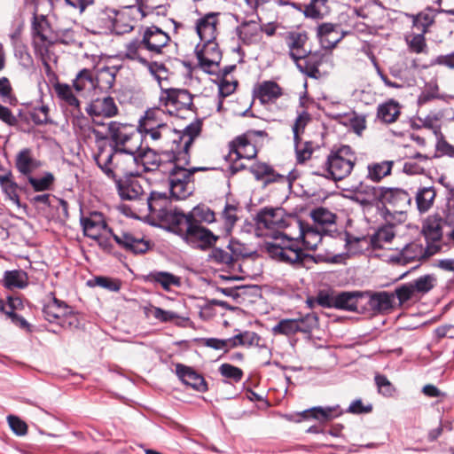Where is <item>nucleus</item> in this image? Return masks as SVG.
I'll return each mask as SVG.
<instances>
[{"instance_id": "1", "label": "nucleus", "mask_w": 454, "mask_h": 454, "mask_svg": "<svg viewBox=\"0 0 454 454\" xmlns=\"http://www.w3.org/2000/svg\"><path fill=\"white\" fill-rule=\"evenodd\" d=\"M299 228V236L296 238H289L286 235L280 234L276 237L273 242L266 244V250L269 255L280 262H284L293 266L294 268H310L311 264L322 262H337L340 255L329 256L318 254L310 255L305 254L301 245L302 244L306 249L315 250L319 244H328L330 235H326L321 229L310 226L301 221L297 222Z\"/></svg>"}, {"instance_id": "2", "label": "nucleus", "mask_w": 454, "mask_h": 454, "mask_svg": "<svg viewBox=\"0 0 454 454\" xmlns=\"http://www.w3.org/2000/svg\"><path fill=\"white\" fill-rule=\"evenodd\" d=\"M165 111L161 108L148 109L139 119L137 129L145 139L155 145L166 147L163 152L181 151L190 148L194 139L201 132L202 123L200 120L192 121L183 130H176L168 125L166 121Z\"/></svg>"}, {"instance_id": "3", "label": "nucleus", "mask_w": 454, "mask_h": 454, "mask_svg": "<svg viewBox=\"0 0 454 454\" xmlns=\"http://www.w3.org/2000/svg\"><path fill=\"white\" fill-rule=\"evenodd\" d=\"M190 148L181 151L162 152V158L171 163L169 168V192L176 200H184L193 192L192 176L197 171L206 170V168H187L190 163Z\"/></svg>"}, {"instance_id": "4", "label": "nucleus", "mask_w": 454, "mask_h": 454, "mask_svg": "<svg viewBox=\"0 0 454 454\" xmlns=\"http://www.w3.org/2000/svg\"><path fill=\"white\" fill-rule=\"evenodd\" d=\"M138 151L100 148L94 155L98 168L107 177L116 180L120 176L137 175Z\"/></svg>"}, {"instance_id": "5", "label": "nucleus", "mask_w": 454, "mask_h": 454, "mask_svg": "<svg viewBox=\"0 0 454 454\" xmlns=\"http://www.w3.org/2000/svg\"><path fill=\"white\" fill-rule=\"evenodd\" d=\"M368 200H377L382 203V215L387 222H390L393 215H403L411 206V196L400 188H387L383 186H367Z\"/></svg>"}, {"instance_id": "6", "label": "nucleus", "mask_w": 454, "mask_h": 454, "mask_svg": "<svg viewBox=\"0 0 454 454\" xmlns=\"http://www.w3.org/2000/svg\"><path fill=\"white\" fill-rule=\"evenodd\" d=\"M356 162V155L349 145L333 149L324 164L322 176L339 181L348 176Z\"/></svg>"}, {"instance_id": "7", "label": "nucleus", "mask_w": 454, "mask_h": 454, "mask_svg": "<svg viewBox=\"0 0 454 454\" xmlns=\"http://www.w3.org/2000/svg\"><path fill=\"white\" fill-rule=\"evenodd\" d=\"M110 149L138 151L142 145V137L135 125L111 121L106 123Z\"/></svg>"}, {"instance_id": "8", "label": "nucleus", "mask_w": 454, "mask_h": 454, "mask_svg": "<svg viewBox=\"0 0 454 454\" xmlns=\"http://www.w3.org/2000/svg\"><path fill=\"white\" fill-rule=\"evenodd\" d=\"M264 130H248L237 137L229 144V158L236 161L240 159L252 160L257 155V149L254 145L256 137H265Z\"/></svg>"}, {"instance_id": "9", "label": "nucleus", "mask_w": 454, "mask_h": 454, "mask_svg": "<svg viewBox=\"0 0 454 454\" xmlns=\"http://www.w3.org/2000/svg\"><path fill=\"white\" fill-rule=\"evenodd\" d=\"M198 67L205 73L217 74L220 72L222 51L216 42H200L194 50Z\"/></svg>"}, {"instance_id": "10", "label": "nucleus", "mask_w": 454, "mask_h": 454, "mask_svg": "<svg viewBox=\"0 0 454 454\" xmlns=\"http://www.w3.org/2000/svg\"><path fill=\"white\" fill-rule=\"evenodd\" d=\"M118 12L110 7L95 9L90 12L84 20L85 29L94 35L112 34L114 21Z\"/></svg>"}, {"instance_id": "11", "label": "nucleus", "mask_w": 454, "mask_h": 454, "mask_svg": "<svg viewBox=\"0 0 454 454\" xmlns=\"http://www.w3.org/2000/svg\"><path fill=\"white\" fill-rule=\"evenodd\" d=\"M310 216L316 227L321 229V231L330 235V238L339 239L346 243V246L351 245L353 239L348 232L338 231L336 227V215L329 209L319 207L310 212Z\"/></svg>"}, {"instance_id": "12", "label": "nucleus", "mask_w": 454, "mask_h": 454, "mask_svg": "<svg viewBox=\"0 0 454 454\" xmlns=\"http://www.w3.org/2000/svg\"><path fill=\"white\" fill-rule=\"evenodd\" d=\"M160 100L170 115H179L180 111L191 110L193 106L192 95L184 89L164 90Z\"/></svg>"}, {"instance_id": "13", "label": "nucleus", "mask_w": 454, "mask_h": 454, "mask_svg": "<svg viewBox=\"0 0 454 454\" xmlns=\"http://www.w3.org/2000/svg\"><path fill=\"white\" fill-rule=\"evenodd\" d=\"M101 79H106V88L110 89L114 85L115 77L109 70H105L101 71L99 78L96 79L92 70L84 68L76 74L73 84L77 92L86 94L95 90Z\"/></svg>"}, {"instance_id": "14", "label": "nucleus", "mask_w": 454, "mask_h": 454, "mask_svg": "<svg viewBox=\"0 0 454 454\" xmlns=\"http://www.w3.org/2000/svg\"><path fill=\"white\" fill-rule=\"evenodd\" d=\"M141 175H126L123 178H116L118 192L122 200H138L145 194V185L147 181L140 177Z\"/></svg>"}, {"instance_id": "15", "label": "nucleus", "mask_w": 454, "mask_h": 454, "mask_svg": "<svg viewBox=\"0 0 454 454\" xmlns=\"http://www.w3.org/2000/svg\"><path fill=\"white\" fill-rule=\"evenodd\" d=\"M218 237L215 236L209 229L202 226L197 222H193L186 231L183 240L193 248L201 250L207 249L217 241Z\"/></svg>"}, {"instance_id": "16", "label": "nucleus", "mask_w": 454, "mask_h": 454, "mask_svg": "<svg viewBox=\"0 0 454 454\" xmlns=\"http://www.w3.org/2000/svg\"><path fill=\"white\" fill-rule=\"evenodd\" d=\"M142 36L144 38V43L147 47V53L152 57L162 53L163 48H165L170 41L169 35L156 26L145 27L142 33Z\"/></svg>"}, {"instance_id": "17", "label": "nucleus", "mask_w": 454, "mask_h": 454, "mask_svg": "<svg viewBox=\"0 0 454 454\" xmlns=\"http://www.w3.org/2000/svg\"><path fill=\"white\" fill-rule=\"evenodd\" d=\"M80 222L84 235L90 239L98 238L100 232L114 234L112 229L107 226L105 215L100 212L91 211L87 215H82Z\"/></svg>"}, {"instance_id": "18", "label": "nucleus", "mask_w": 454, "mask_h": 454, "mask_svg": "<svg viewBox=\"0 0 454 454\" xmlns=\"http://www.w3.org/2000/svg\"><path fill=\"white\" fill-rule=\"evenodd\" d=\"M43 162L35 157L33 149L25 147L15 155L14 167L20 176L27 178L41 168Z\"/></svg>"}, {"instance_id": "19", "label": "nucleus", "mask_w": 454, "mask_h": 454, "mask_svg": "<svg viewBox=\"0 0 454 454\" xmlns=\"http://www.w3.org/2000/svg\"><path fill=\"white\" fill-rule=\"evenodd\" d=\"M54 91L62 108L70 112V114L74 117H77V119H79L80 115H82L81 102L74 95L70 85L58 82L54 85ZM78 121H81L78 120Z\"/></svg>"}, {"instance_id": "20", "label": "nucleus", "mask_w": 454, "mask_h": 454, "mask_svg": "<svg viewBox=\"0 0 454 454\" xmlns=\"http://www.w3.org/2000/svg\"><path fill=\"white\" fill-rule=\"evenodd\" d=\"M346 35L339 24L325 22L317 27V37L325 49H333Z\"/></svg>"}, {"instance_id": "21", "label": "nucleus", "mask_w": 454, "mask_h": 454, "mask_svg": "<svg viewBox=\"0 0 454 454\" xmlns=\"http://www.w3.org/2000/svg\"><path fill=\"white\" fill-rule=\"evenodd\" d=\"M160 221L167 224L168 231L178 235L182 239L193 223L190 218V213L184 214L182 211L172 209Z\"/></svg>"}, {"instance_id": "22", "label": "nucleus", "mask_w": 454, "mask_h": 454, "mask_svg": "<svg viewBox=\"0 0 454 454\" xmlns=\"http://www.w3.org/2000/svg\"><path fill=\"white\" fill-rule=\"evenodd\" d=\"M342 414V411L339 405L335 406H327V407H313L309 410H306L301 413L295 415L299 417L298 419H294V415L293 414H285L283 417L289 421L300 422L301 419H307L310 417L321 420L327 421L331 420L334 418L339 417Z\"/></svg>"}, {"instance_id": "23", "label": "nucleus", "mask_w": 454, "mask_h": 454, "mask_svg": "<svg viewBox=\"0 0 454 454\" xmlns=\"http://www.w3.org/2000/svg\"><path fill=\"white\" fill-rule=\"evenodd\" d=\"M259 226L270 230L281 229L286 226L285 211L281 207H264L256 215Z\"/></svg>"}, {"instance_id": "24", "label": "nucleus", "mask_w": 454, "mask_h": 454, "mask_svg": "<svg viewBox=\"0 0 454 454\" xmlns=\"http://www.w3.org/2000/svg\"><path fill=\"white\" fill-rule=\"evenodd\" d=\"M219 15V12H209L197 20L196 31L200 42H215Z\"/></svg>"}, {"instance_id": "25", "label": "nucleus", "mask_w": 454, "mask_h": 454, "mask_svg": "<svg viewBox=\"0 0 454 454\" xmlns=\"http://www.w3.org/2000/svg\"><path fill=\"white\" fill-rule=\"evenodd\" d=\"M87 114L94 117L113 118L119 113V108L114 98L110 96L97 98L86 108Z\"/></svg>"}, {"instance_id": "26", "label": "nucleus", "mask_w": 454, "mask_h": 454, "mask_svg": "<svg viewBox=\"0 0 454 454\" xmlns=\"http://www.w3.org/2000/svg\"><path fill=\"white\" fill-rule=\"evenodd\" d=\"M175 368L177 377L184 384L199 392L207 391V384L204 377L193 368L183 364H176Z\"/></svg>"}, {"instance_id": "27", "label": "nucleus", "mask_w": 454, "mask_h": 454, "mask_svg": "<svg viewBox=\"0 0 454 454\" xmlns=\"http://www.w3.org/2000/svg\"><path fill=\"white\" fill-rule=\"evenodd\" d=\"M114 241L122 248L134 254H144L149 247V242L140 236L129 232L113 234Z\"/></svg>"}, {"instance_id": "28", "label": "nucleus", "mask_w": 454, "mask_h": 454, "mask_svg": "<svg viewBox=\"0 0 454 454\" xmlns=\"http://www.w3.org/2000/svg\"><path fill=\"white\" fill-rule=\"evenodd\" d=\"M235 34L243 44H255L261 41L262 26L255 20H244L235 28Z\"/></svg>"}, {"instance_id": "29", "label": "nucleus", "mask_w": 454, "mask_h": 454, "mask_svg": "<svg viewBox=\"0 0 454 454\" xmlns=\"http://www.w3.org/2000/svg\"><path fill=\"white\" fill-rule=\"evenodd\" d=\"M146 204L150 214L159 220L170 210V202L165 192L152 191L146 198Z\"/></svg>"}, {"instance_id": "30", "label": "nucleus", "mask_w": 454, "mask_h": 454, "mask_svg": "<svg viewBox=\"0 0 454 454\" xmlns=\"http://www.w3.org/2000/svg\"><path fill=\"white\" fill-rule=\"evenodd\" d=\"M145 280L155 286H160L167 292L171 291L172 287H179L181 286V278L168 271H151L145 276Z\"/></svg>"}, {"instance_id": "31", "label": "nucleus", "mask_w": 454, "mask_h": 454, "mask_svg": "<svg viewBox=\"0 0 454 454\" xmlns=\"http://www.w3.org/2000/svg\"><path fill=\"white\" fill-rule=\"evenodd\" d=\"M32 35L36 48H46L51 43V28L43 16L34 17Z\"/></svg>"}, {"instance_id": "32", "label": "nucleus", "mask_w": 454, "mask_h": 454, "mask_svg": "<svg viewBox=\"0 0 454 454\" xmlns=\"http://www.w3.org/2000/svg\"><path fill=\"white\" fill-rule=\"evenodd\" d=\"M286 40L289 48V56L294 61L306 57L308 51L304 47L308 40L306 33L288 32Z\"/></svg>"}, {"instance_id": "33", "label": "nucleus", "mask_w": 454, "mask_h": 454, "mask_svg": "<svg viewBox=\"0 0 454 454\" xmlns=\"http://www.w3.org/2000/svg\"><path fill=\"white\" fill-rule=\"evenodd\" d=\"M323 54L320 52L311 53L308 51L306 57L298 59L294 62L301 73L309 77L317 78L319 75L318 67L323 62Z\"/></svg>"}, {"instance_id": "34", "label": "nucleus", "mask_w": 454, "mask_h": 454, "mask_svg": "<svg viewBox=\"0 0 454 454\" xmlns=\"http://www.w3.org/2000/svg\"><path fill=\"white\" fill-rule=\"evenodd\" d=\"M137 175L153 171L160 167V157L155 151L150 148H143L142 145L137 153Z\"/></svg>"}, {"instance_id": "35", "label": "nucleus", "mask_w": 454, "mask_h": 454, "mask_svg": "<svg viewBox=\"0 0 454 454\" xmlns=\"http://www.w3.org/2000/svg\"><path fill=\"white\" fill-rule=\"evenodd\" d=\"M123 56L125 59L147 64V59L151 56L147 53V47L144 43V38H135L126 43Z\"/></svg>"}, {"instance_id": "36", "label": "nucleus", "mask_w": 454, "mask_h": 454, "mask_svg": "<svg viewBox=\"0 0 454 454\" xmlns=\"http://www.w3.org/2000/svg\"><path fill=\"white\" fill-rule=\"evenodd\" d=\"M68 307L69 306L64 301L58 300L55 296H52L43 306V314L45 320L51 324L58 325L61 318H63V316Z\"/></svg>"}, {"instance_id": "37", "label": "nucleus", "mask_w": 454, "mask_h": 454, "mask_svg": "<svg viewBox=\"0 0 454 454\" xmlns=\"http://www.w3.org/2000/svg\"><path fill=\"white\" fill-rule=\"evenodd\" d=\"M254 93L262 104H269L281 97L282 89L273 81H264L258 85Z\"/></svg>"}, {"instance_id": "38", "label": "nucleus", "mask_w": 454, "mask_h": 454, "mask_svg": "<svg viewBox=\"0 0 454 454\" xmlns=\"http://www.w3.org/2000/svg\"><path fill=\"white\" fill-rule=\"evenodd\" d=\"M422 232L427 242V249L430 251L433 248L431 243L439 242L442 237V219L428 217L423 223Z\"/></svg>"}, {"instance_id": "39", "label": "nucleus", "mask_w": 454, "mask_h": 454, "mask_svg": "<svg viewBox=\"0 0 454 454\" xmlns=\"http://www.w3.org/2000/svg\"><path fill=\"white\" fill-rule=\"evenodd\" d=\"M363 298L361 292H341L335 294V309L348 311H358L359 300Z\"/></svg>"}, {"instance_id": "40", "label": "nucleus", "mask_w": 454, "mask_h": 454, "mask_svg": "<svg viewBox=\"0 0 454 454\" xmlns=\"http://www.w3.org/2000/svg\"><path fill=\"white\" fill-rule=\"evenodd\" d=\"M430 166V158L422 153L410 157L403 164V170L407 175H422Z\"/></svg>"}, {"instance_id": "41", "label": "nucleus", "mask_w": 454, "mask_h": 454, "mask_svg": "<svg viewBox=\"0 0 454 454\" xmlns=\"http://www.w3.org/2000/svg\"><path fill=\"white\" fill-rule=\"evenodd\" d=\"M412 20V27L419 33L427 34L429 27L434 23L436 12L433 8H427L418 14L410 16Z\"/></svg>"}, {"instance_id": "42", "label": "nucleus", "mask_w": 454, "mask_h": 454, "mask_svg": "<svg viewBox=\"0 0 454 454\" xmlns=\"http://www.w3.org/2000/svg\"><path fill=\"white\" fill-rule=\"evenodd\" d=\"M393 166V160L371 162L367 165L366 178L374 183L380 182L384 177L391 175Z\"/></svg>"}, {"instance_id": "43", "label": "nucleus", "mask_w": 454, "mask_h": 454, "mask_svg": "<svg viewBox=\"0 0 454 454\" xmlns=\"http://www.w3.org/2000/svg\"><path fill=\"white\" fill-rule=\"evenodd\" d=\"M240 208L238 205L226 203L220 214V221L223 225V231L226 234H231L234 226L239 219V213Z\"/></svg>"}, {"instance_id": "44", "label": "nucleus", "mask_w": 454, "mask_h": 454, "mask_svg": "<svg viewBox=\"0 0 454 454\" xmlns=\"http://www.w3.org/2000/svg\"><path fill=\"white\" fill-rule=\"evenodd\" d=\"M371 307L380 313H388L395 305V294L388 292H380L371 297Z\"/></svg>"}, {"instance_id": "45", "label": "nucleus", "mask_w": 454, "mask_h": 454, "mask_svg": "<svg viewBox=\"0 0 454 454\" xmlns=\"http://www.w3.org/2000/svg\"><path fill=\"white\" fill-rule=\"evenodd\" d=\"M328 0H309L304 4L303 15L313 20H323L327 13Z\"/></svg>"}, {"instance_id": "46", "label": "nucleus", "mask_w": 454, "mask_h": 454, "mask_svg": "<svg viewBox=\"0 0 454 454\" xmlns=\"http://www.w3.org/2000/svg\"><path fill=\"white\" fill-rule=\"evenodd\" d=\"M27 274L21 270H7L4 275V285L8 289H22L27 286Z\"/></svg>"}, {"instance_id": "47", "label": "nucleus", "mask_w": 454, "mask_h": 454, "mask_svg": "<svg viewBox=\"0 0 454 454\" xmlns=\"http://www.w3.org/2000/svg\"><path fill=\"white\" fill-rule=\"evenodd\" d=\"M436 192L433 186L420 188L416 194V204L420 213L427 212L433 206Z\"/></svg>"}, {"instance_id": "48", "label": "nucleus", "mask_w": 454, "mask_h": 454, "mask_svg": "<svg viewBox=\"0 0 454 454\" xmlns=\"http://www.w3.org/2000/svg\"><path fill=\"white\" fill-rule=\"evenodd\" d=\"M209 261L213 263L222 266L223 268L231 269L236 262L231 256V253L227 247H214L209 254Z\"/></svg>"}, {"instance_id": "49", "label": "nucleus", "mask_w": 454, "mask_h": 454, "mask_svg": "<svg viewBox=\"0 0 454 454\" xmlns=\"http://www.w3.org/2000/svg\"><path fill=\"white\" fill-rule=\"evenodd\" d=\"M399 114V104L394 100H389L380 105L378 107L377 115L384 122L391 123L395 121Z\"/></svg>"}, {"instance_id": "50", "label": "nucleus", "mask_w": 454, "mask_h": 454, "mask_svg": "<svg viewBox=\"0 0 454 454\" xmlns=\"http://www.w3.org/2000/svg\"><path fill=\"white\" fill-rule=\"evenodd\" d=\"M395 237L394 227L391 224L380 228L372 237L371 245L373 248H383Z\"/></svg>"}, {"instance_id": "51", "label": "nucleus", "mask_w": 454, "mask_h": 454, "mask_svg": "<svg viewBox=\"0 0 454 454\" xmlns=\"http://www.w3.org/2000/svg\"><path fill=\"white\" fill-rule=\"evenodd\" d=\"M190 218L198 223H212L215 221V212L207 206L200 204L194 207L190 212Z\"/></svg>"}, {"instance_id": "52", "label": "nucleus", "mask_w": 454, "mask_h": 454, "mask_svg": "<svg viewBox=\"0 0 454 454\" xmlns=\"http://www.w3.org/2000/svg\"><path fill=\"white\" fill-rule=\"evenodd\" d=\"M34 192L50 191L54 184L55 177L51 172H45L41 177H34L33 175L26 178Z\"/></svg>"}, {"instance_id": "53", "label": "nucleus", "mask_w": 454, "mask_h": 454, "mask_svg": "<svg viewBox=\"0 0 454 454\" xmlns=\"http://www.w3.org/2000/svg\"><path fill=\"white\" fill-rule=\"evenodd\" d=\"M410 283L413 287L417 297H419V295L425 294L434 288L435 285V278L431 275H424Z\"/></svg>"}, {"instance_id": "54", "label": "nucleus", "mask_w": 454, "mask_h": 454, "mask_svg": "<svg viewBox=\"0 0 454 454\" xmlns=\"http://www.w3.org/2000/svg\"><path fill=\"white\" fill-rule=\"evenodd\" d=\"M425 254L426 252L422 245L411 243L402 250L401 256L404 262H408L422 259L425 256Z\"/></svg>"}, {"instance_id": "55", "label": "nucleus", "mask_w": 454, "mask_h": 454, "mask_svg": "<svg viewBox=\"0 0 454 454\" xmlns=\"http://www.w3.org/2000/svg\"><path fill=\"white\" fill-rule=\"evenodd\" d=\"M439 86L435 81L426 83L423 90L418 98L419 105H425L429 101L440 98Z\"/></svg>"}, {"instance_id": "56", "label": "nucleus", "mask_w": 454, "mask_h": 454, "mask_svg": "<svg viewBox=\"0 0 454 454\" xmlns=\"http://www.w3.org/2000/svg\"><path fill=\"white\" fill-rule=\"evenodd\" d=\"M393 294H395V300H398L399 307L411 300L418 298L410 282L396 287Z\"/></svg>"}, {"instance_id": "57", "label": "nucleus", "mask_w": 454, "mask_h": 454, "mask_svg": "<svg viewBox=\"0 0 454 454\" xmlns=\"http://www.w3.org/2000/svg\"><path fill=\"white\" fill-rule=\"evenodd\" d=\"M294 147L298 163H304L306 160L310 159L313 153V145L311 142L307 141L302 143L300 138L297 141H294Z\"/></svg>"}, {"instance_id": "58", "label": "nucleus", "mask_w": 454, "mask_h": 454, "mask_svg": "<svg viewBox=\"0 0 454 454\" xmlns=\"http://www.w3.org/2000/svg\"><path fill=\"white\" fill-rule=\"evenodd\" d=\"M297 329V323L294 318L282 319L272 328V332L275 334L290 336L298 333Z\"/></svg>"}, {"instance_id": "59", "label": "nucleus", "mask_w": 454, "mask_h": 454, "mask_svg": "<svg viewBox=\"0 0 454 454\" xmlns=\"http://www.w3.org/2000/svg\"><path fill=\"white\" fill-rule=\"evenodd\" d=\"M294 320L297 323V331L301 333H309L317 325V317L314 313H307Z\"/></svg>"}, {"instance_id": "60", "label": "nucleus", "mask_w": 454, "mask_h": 454, "mask_svg": "<svg viewBox=\"0 0 454 454\" xmlns=\"http://www.w3.org/2000/svg\"><path fill=\"white\" fill-rule=\"evenodd\" d=\"M443 117V114L441 112H431L424 118H419L424 128L432 129L436 135L440 131L439 121Z\"/></svg>"}, {"instance_id": "61", "label": "nucleus", "mask_w": 454, "mask_h": 454, "mask_svg": "<svg viewBox=\"0 0 454 454\" xmlns=\"http://www.w3.org/2000/svg\"><path fill=\"white\" fill-rule=\"evenodd\" d=\"M220 374L229 380H233L234 382H239L244 375L243 371L236 367L231 364H223L219 367Z\"/></svg>"}, {"instance_id": "62", "label": "nucleus", "mask_w": 454, "mask_h": 454, "mask_svg": "<svg viewBox=\"0 0 454 454\" xmlns=\"http://www.w3.org/2000/svg\"><path fill=\"white\" fill-rule=\"evenodd\" d=\"M309 121L310 115L306 111H302L297 115L295 121L292 127V130L294 133V141H297L298 139L301 138L300 134L304 132L305 127L309 122Z\"/></svg>"}, {"instance_id": "63", "label": "nucleus", "mask_w": 454, "mask_h": 454, "mask_svg": "<svg viewBox=\"0 0 454 454\" xmlns=\"http://www.w3.org/2000/svg\"><path fill=\"white\" fill-rule=\"evenodd\" d=\"M49 107L43 104L35 106L30 111V118L35 124H46L50 122Z\"/></svg>"}, {"instance_id": "64", "label": "nucleus", "mask_w": 454, "mask_h": 454, "mask_svg": "<svg viewBox=\"0 0 454 454\" xmlns=\"http://www.w3.org/2000/svg\"><path fill=\"white\" fill-rule=\"evenodd\" d=\"M79 325L80 321L78 315L73 310L71 307H68L67 310L63 316V318H61L58 324V325H59L61 328L70 330L78 328Z\"/></svg>"}]
</instances>
